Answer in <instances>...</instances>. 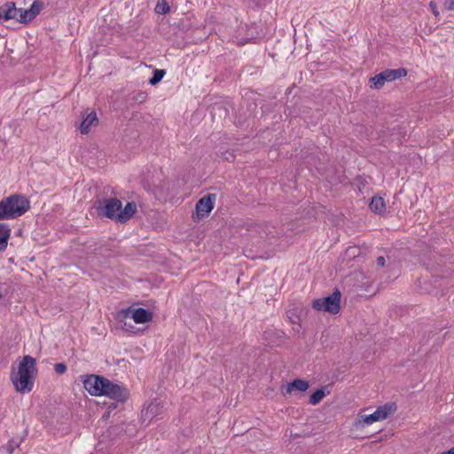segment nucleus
<instances>
[{
    "mask_svg": "<svg viewBox=\"0 0 454 454\" xmlns=\"http://www.w3.org/2000/svg\"><path fill=\"white\" fill-rule=\"evenodd\" d=\"M35 359L30 356H25L18 365L17 372H12L11 380L17 392L29 393L34 387L36 374Z\"/></svg>",
    "mask_w": 454,
    "mask_h": 454,
    "instance_id": "f257e3e1",
    "label": "nucleus"
},
{
    "mask_svg": "<svg viewBox=\"0 0 454 454\" xmlns=\"http://www.w3.org/2000/svg\"><path fill=\"white\" fill-rule=\"evenodd\" d=\"M340 292L336 288L332 294L316 299L312 302V308L318 311L337 314L340 309Z\"/></svg>",
    "mask_w": 454,
    "mask_h": 454,
    "instance_id": "f03ea898",
    "label": "nucleus"
},
{
    "mask_svg": "<svg viewBox=\"0 0 454 454\" xmlns=\"http://www.w3.org/2000/svg\"><path fill=\"white\" fill-rule=\"evenodd\" d=\"M407 75V69L400 67L396 69H385L380 74L370 78L371 87L376 90L381 89L386 82H394Z\"/></svg>",
    "mask_w": 454,
    "mask_h": 454,
    "instance_id": "7ed1b4c3",
    "label": "nucleus"
},
{
    "mask_svg": "<svg viewBox=\"0 0 454 454\" xmlns=\"http://www.w3.org/2000/svg\"><path fill=\"white\" fill-rule=\"evenodd\" d=\"M4 200L14 219L23 215L30 208L29 200L23 194H11Z\"/></svg>",
    "mask_w": 454,
    "mask_h": 454,
    "instance_id": "20e7f679",
    "label": "nucleus"
},
{
    "mask_svg": "<svg viewBox=\"0 0 454 454\" xmlns=\"http://www.w3.org/2000/svg\"><path fill=\"white\" fill-rule=\"evenodd\" d=\"M122 203L117 198L104 199L98 201L97 207L99 216L106 217L117 223V215L121 209Z\"/></svg>",
    "mask_w": 454,
    "mask_h": 454,
    "instance_id": "39448f33",
    "label": "nucleus"
},
{
    "mask_svg": "<svg viewBox=\"0 0 454 454\" xmlns=\"http://www.w3.org/2000/svg\"><path fill=\"white\" fill-rule=\"evenodd\" d=\"M101 395H106L118 402H125L129 398V390L122 385L112 382L105 379L104 387H102Z\"/></svg>",
    "mask_w": 454,
    "mask_h": 454,
    "instance_id": "423d86ee",
    "label": "nucleus"
},
{
    "mask_svg": "<svg viewBox=\"0 0 454 454\" xmlns=\"http://www.w3.org/2000/svg\"><path fill=\"white\" fill-rule=\"evenodd\" d=\"M396 410L395 403H387L383 406L377 408L372 414L362 417V419L358 421L362 426H369L372 423L380 420L386 419L390 414L394 413Z\"/></svg>",
    "mask_w": 454,
    "mask_h": 454,
    "instance_id": "0eeeda50",
    "label": "nucleus"
},
{
    "mask_svg": "<svg viewBox=\"0 0 454 454\" xmlns=\"http://www.w3.org/2000/svg\"><path fill=\"white\" fill-rule=\"evenodd\" d=\"M121 315L125 318H129L136 324H144L152 321L153 312L148 309L129 307L121 309Z\"/></svg>",
    "mask_w": 454,
    "mask_h": 454,
    "instance_id": "6e6552de",
    "label": "nucleus"
},
{
    "mask_svg": "<svg viewBox=\"0 0 454 454\" xmlns=\"http://www.w3.org/2000/svg\"><path fill=\"white\" fill-rule=\"evenodd\" d=\"M215 200L216 195L215 193H207L197 201L195 210L198 220L209 215L214 209Z\"/></svg>",
    "mask_w": 454,
    "mask_h": 454,
    "instance_id": "1a4fd4ad",
    "label": "nucleus"
},
{
    "mask_svg": "<svg viewBox=\"0 0 454 454\" xmlns=\"http://www.w3.org/2000/svg\"><path fill=\"white\" fill-rule=\"evenodd\" d=\"M105 379L101 376L90 375L83 381L84 387L92 395H101Z\"/></svg>",
    "mask_w": 454,
    "mask_h": 454,
    "instance_id": "9d476101",
    "label": "nucleus"
},
{
    "mask_svg": "<svg viewBox=\"0 0 454 454\" xmlns=\"http://www.w3.org/2000/svg\"><path fill=\"white\" fill-rule=\"evenodd\" d=\"M163 411V406L158 400L152 401L148 406L142 411L143 422L152 421L154 418L160 415Z\"/></svg>",
    "mask_w": 454,
    "mask_h": 454,
    "instance_id": "9b49d317",
    "label": "nucleus"
},
{
    "mask_svg": "<svg viewBox=\"0 0 454 454\" xmlns=\"http://www.w3.org/2000/svg\"><path fill=\"white\" fill-rule=\"evenodd\" d=\"M19 8H16L13 2H7L0 6V19L9 20L15 19L17 20Z\"/></svg>",
    "mask_w": 454,
    "mask_h": 454,
    "instance_id": "f8f14e48",
    "label": "nucleus"
},
{
    "mask_svg": "<svg viewBox=\"0 0 454 454\" xmlns=\"http://www.w3.org/2000/svg\"><path fill=\"white\" fill-rule=\"evenodd\" d=\"M137 212V205L134 201L128 202L124 208L121 207V209L119 212V215H117V223H126L129 221Z\"/></svg>",
    "mask_w": 454,
    "mask_h": 454,
    "instance_id": "ddd939ff",
    "label": "nucleus"
},
{
    "mask_svg": "<svg viewBox=\"0 0 454 454\" xmlns=\"http://www.w3.org/2000/svg\"><path fill=\"white\" fill-rule=\"evenodd\" d=\"M98 123V119L97 117L96 112H90L83 118L81 125L80 131L82 134L89 133L90 127L97 125Z\"/></svg>",
    "mask_w": 454,
    "mask_h": 454,
    "instance_id": "4468645a",
    "label": "nucleus"
},
{
    "mask_svg": "<svg viewBox=\"0 0 454 454\" xmlns=\"http://www.w3.org/2000/svg\"><path fill=\"white\" fill-rule=\"evenodd\" d=\"M309 387L308 381L301 379H296L286 385V392L291 394L294 390L299 392H305Z\"/></svg>",
    "mask_w": 454,
    "mask_h": 454,
    "instance_id": "2eb2a0df",
    "label": "nucleus"
},
{
    "mask_svg": "<svg viewBox=\"0 0 454 454\" xmlns=\"http://www.w3.org/2000/svg\"><path fill=\"white\" fill-rule=\"evenodd\" d=\"M11 236V229L6 223H0V252L6 250Z\"/></svg>",
    "mask_w": 454,
    "mask_h": 454,
    "instance_id": "dca6fc26",
    "label": "nucleus"
},
{
    "mask_svg": "<svg viewBox=\"0 0 454 454\" xmlns=\"http://www.w3.org/2000/svg\"><path fill=\"white\" fill-rule=\"evenodd\" d=\"M369 207L372 212L379 215H381L386 211L385 201L381 197H372L369 204Z\"/></svg>",
    "mask_w": 454,
    "mask_h": 454,
    "instance_id": "f3484780",
    "label": "nucleus"
},
{
    "mask_svg": "<svg viewBox=\"0 0 454 454\" xmlns=\"http://www.w3.org/2000/svg\"><path fill=\"white\" fill-rule=\"evenodd\" d=\"M301 309L298 307H294L286 311V317L289 319L290 323L294 325H297L298 327H301Z\"/></svg>",
    "mask_w": 454,
    "mask_h": 454,
    "instance_id": "a211bd4d",
    "label": "nucleus"
},
{
    "mask_svg": "<svg viewBox=\"0 0 454 454\" xmlns=\"http://www.w3.org/2000/svg\"><path fill=\"white\" fill-rule=\"evenodd\" d=\"M12 219H14V217L12 215V213L9 209V207L4 198L0 200V220H12Z\"/></svg>",
    "mask_w": 454,
    "mask_h": 454,
    "instance_id": "6ab92c4d",
    "label": "nucleus"
},
{
    "mask_svg": "<svg viewBox=\"0 0 454 454\" xmlns=\"http://www.w3.org/2000/svg\"><path fill=\"white\" fill-rule=\"evenodd\" d=\"M325 395L326 393L324 388L317 389L309 396V403L311 405H317L323 400Z\"/></svg>",
    "mask_w": 454,
    "mask_h": 454,
    "instance_id": "aec40b11",
    "label": "nucleus"
},
{
    "mask_svg": "<svg viewBox=\"0 0 454 454\" xmlns=\"http://www.w3.org/2000/svg\"><path fill=\"white\" fill-rule=\"evenodd\" d=\"M32 20H34V18L30 14L28 9L19 8V12H18V17H17V20L19 22L27 24L29 21H31Z\"/></svg>",
    "mask_w": 454,
    "mask_h": 454,
    "instance_id": "412c9836",
    "label": "nucleus"
},
{
    "mask_svg": "<svg viewBox=\"0 0 454 454\" xmlns=\"http://www.w3.org/2000/svg\"><path fill=\"white\" fill-rule=\"evenodd\" d=\"M166 74V71L164 69H155L153 73V76L149 79V84L154 86L158 84Z\"/></svg>",
    "mask_w": 454,
    "mask_h": 454,
    "instance_id": "4be33fe9",
    "label": "nucleus"
},
{
    "mask_svg": "<svg viewBox=\"0 0 454 454\" xmlns=\"http://www.w3.org/2000/svg\"><path fill=\"white\" fill-rule=\"evenodd\" d=\"M157 14H167L170 11V7L166 0H158L154 8Z\"/></svg>",
    "mask_w": 454,
    "mask_h": 454,
    "instance_id": "5701e85b",
    "label": "nucleus"
},
{
    "mask_svg": "<svg viewBox=\"0 0 454 454\" xmlns=\"http://www.w3.org/2000/svg\"><path fill=\"white\" fill-rule=\"evenodd\" d=\"M43 3L39 0H35L31 4L29 10L30 14L35 19L43 10Z\"/></svg>",
    "mask_w": 454,
    "mask_h": 454,
    "instance_id": "b1692460",
    "label": "nucleus"
},
{
    "mask_svg": "<svg viewBox=\"0 0 454 454\" xmlns=\"http://www.w3.org/2000/svg\"><path fill=\"white\" fill-rule=\"evenodd\" d=\"M147 97L148 95L145 91H137L133 94L131 99L135 103L142 104L146 101Z\"/></svg>",
    "mask_w": 454,
    "mask_h": 454,
    "instance_id": "393cba45",
    "label": "nucleus"
},
{
    "mask_svg": "<svg viewBox=\"0 0 454 454\" xmlns=\"http://www.w3.org/2000/svg\"><path fill=\"white\" fill-rule=\"evenodd\" d=\"M250 231L258 233L261 238L267 237L270 234L266 231V226L262 224H254Z\"/></svg>",
    "mask_w": 454,
    "mask_h": 454,
    "instance_id": "a878e982",
    "label": "nucleus"
},
{
    "mask_svg": "<svg viewBox=\"0 0 454 454\" xmlns=\"http://www.w3.org/2000/svg\"><path fill=\"white\" fill-rule=\"evenodd\" d=\"M20 445V442H15L13 440L12 441H9L8 443L6 444V446L4 447V449L6 450V451L9 453V454H12V452L14 451L15 448L19 447Z\"/></svg>",
    "mask_w": 454,
    "mask_h": 454,
    "instance_id": "bb28decb",
    "label": "nucleus"
},
{
    "mask_svg": "<svg viewBox=\"0 0 454 454\" xmlns=\"http://www.w3.org/2000/svg\"><path fill=\"white\" fill-rule=\"evenodd\" d=\"M123 328L129 333L137 334V333H142L143 331L140 328H136L130 323L125 322Z\"/></svg>",
    "mask_w": 454,
    "mask_h": 454,
    "instance_id": "cd10ccee",
    "label": "nucleus"
},
{
    "mask_svg": "<svg viewBox=\"0 0 454 454\" xmlns=\"http://www.w3.org/2000/svg\"><path fill=\"white\" fill-rule=\"evenodd\" d=\"M54 369L58 374H63L67 372V365L65 364L59 363L55 364Z\"/></svg>",
    "mask_w": 454,
    "mask_h": 454,
    "instance_id": "c85d7f7f",
    "label": "nucleus"
},
{
    "mask_svg": "<svg viewBox=\"0 0 454 454\" xmlns=\"http://www.w3.org/2000/svg\"><path fill=\"white\" fill-rule=\"evenodd\" d=\"M254 39H255V37L252 34L250 36L240 38L239 40V44H246L249 42H252Z\"/></svg>",
    "mask_w": 454,
    "mask_h": 454,
    "instance_id": "c756f323",
    "label": "nucleus"
},
{
    "mask_svg": "<svg viewBox=\"0 0 454 454\" xmlns=\"http://www.w3.org/2000/svg\"><path fill=\"white\" fill-rule=\"evenodd\" d=\"M377 265L380 267H383L385 265L386 260L383 256H379L376 260Z\"/></svg>",
    "mask_w": 454,
    "mask_h": 454,
    "instance_id": "7c9ffc66",
    "label": "nucleus"
},
{
    "mask_svg": "<svg viewBox=\"0 0 454 454\" xmlns=\"http://www.w3.org/2000/svg\"><path fill=\"white\" fill-rule=\"evenodd\" d=\"M224 158H225L226 160H229V161L233 160H234V154L232 153L226 152L224 153Z\"/></svg>",
    "mask_w": 454,
    "mask_h": 454,
    "instance_id": "2f4dec72",
    "label": "nucleus"
},
{
    "mask_svg": "<svg viewBox=\"0 0 454 454\" xmlns=\"http://www.w3.org/2000/svg\"><path fill=\"white\" fill-rule=\"evenodd\" d=\"M442 454H454V447L447 451L442 452Z\"/></svg>",
    "mask_w": 454,
    "mask_h": 454,
    "instance_id": "473e14b6",
    "label": "nucleus"
},
{
    "mask_svg": "<svg viewBox=\"0 0 454 454\" xmlns=\"http://www.w3.org/2000/svg\"><path fill=\"white\" fill-rule=\"evenodd\" d=\"M450 9L454 11V0H450Z\"/></svg>",
    "mask_w": 454,
    "mask_h": 454,
    "instance_id": "72a5a7b5",
    "label": "nucleus"
},
{
    "mask_svg": "<svg viewBox=\"0 0 454 454\" xmlns=\"http://www.w3.org/2000/svg\"><path fill=\"white\" fill-rule=\"evenodd\" d=\"M434 15H438V12L436 10H434Z\"/></svg>",
    "mask_w": 454,
    "mask_h": 454,
    "instance_id": "f704fd0d",
    "label": "nucleus"
}]
</instances>
